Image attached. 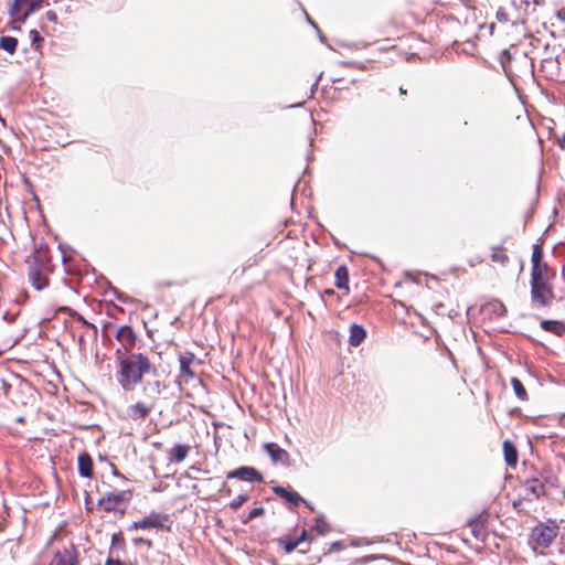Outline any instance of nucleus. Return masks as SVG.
<instances>
[{"label":"nucleus","instance_id":"f257e3e1","mask_svg":"<svg viewBox=\"0 0 565 565\" xmlns=\"http://www.w3.org/2000/svg\"><path fill=\"white\" fill-rule=\"evenodd\" d=\"M117 381L125 391H132L151 369L149 359L141 353L128 355L117 351Z\"/></svg>","mask_w":565,"mask_h":565},{"label":"nucleus","instance_id":"f03ea898","mask_svg":"<svg viewBox=\"0 0 565 565\" xmlns=\"http://www.w3.org/2000/svg\"><path fill=\"white\" fill-rule=\"evenodd\" d=\"M44 0H14L10 8V14L17 21L24 22L25 19L40 9Z\"/></svg>","mask_w":565,"mask_h":565},{"label":"nucleus","instance_id":"7ed1b4c3","mask_svg":"<svg viewBox=\"0 0 565 565\" xmlns=\"http://www.w3.org/2000/svg\"><path fill=\"white\" fill-rule=\"evenodd\" d=\"M531 295L534 303L545 307L548 306L553 298V291L546 280L531 281Z\"/></svg>","mask_w":565,"mask_h":565},{"label":"nucleus","instance_id":"20e7f679","mask_svg":"<svg viewBox=\"0 0 565 565\" xmlns=\"http://www.w3.org/2000/svg\"><path fill=\"white\" fill-rule=\"evenodd\" d=\"M557 525L535 526L532 531V540L540 547H548L557 535Z\"/></svg>","mask_w":565,"mask_h":565},{"label":"nucleus","instance_id":"39448f33","mask_svg":"<svg viewBox=\"0 0 565 565\" xmlns=\"http://www.w3.org/2000/svg\"><path fill=\"white\" fill-rule=\"evenodd\" d=\"M131 498L130 491H119L114 493H108L104 495L99 503L103 507V509L107 512L115 511L125 503H127Z\"/></svg>","mask_w":565,"mask_h":565},{"label":"nucleus","instance_id":"423d86ee","mask_svg":"<svg viewBox=\"0 0 565 565\" xmlns=\"http://www.w3.org/2000/svg\"><path fill=\"white\" fill-rule=\"evenodd\" d=\"M167 521V518L159 513H150L146 518L140 521L134 522L128 526V531L139 530V529H158L163 526V523Z\"/></svg>","mask_w":565,"mask_h":565},{"label":"nucleus","instance_id":"0eeeda50","mask_svg":"<svg viewBox=\"0 0 565 565\" xmlns=\"http://www.w3.org/2000/svg\"><path fill=\"white\" fill-rule=\"evenodd\" d=\"M228 479H238L243 481H258L263 480L262 475L253 467H239L227 473Z\"/></svg>","mask_w":565,"mask_h":565},{"label":"nucleus","instance_id":"6e6552de","mask_svg":"<svg viewBox=\"0 0 565 565\" xmlns=\"http://www.w3.org/2000/svg\"><path fill=\"white\" fill-rule=\"evenodd\" d=\"M264 448L270 457L273 463L288 465L289 454L275 443H267Z\"/></svg>","mask_w":565,"mask_h":565},{"label":"nucleus","instance_id":"1a4fd4ad","mask_svg":"<svg viewBox=\"0 0 565 565\" xmlns=\"http://www.w3.org/2000/svg\"><path fill=\"white\" fill-rule=\"evenodd\" d=\"M180 362V377L188 381L189 379L194 377V372L191 366L195 362V355L191 352H184L179 355Z\"/></svg>","mask_w":565,"mask_h":565},{"label":"nucleus","instance_id":"9d476101","mask_svg":"<svg viewBox=\"0 0 565 565\" xmlns=\"http://www.w3.org/2000/svg\"><path fill=\"white\" fill-rule=\"evenodd\" d=\"M151 408L145 403L138 402L127 408V417L132 420L143 419L150 414Z\"/></svg>","mask_w":565,"mask_h":565},{"label":"nucleus","instance_id":"9b49d317","mask_svg":"<svg viewBox=\"0 0 565 565\" xmlns=\"http://www.w3.org/2000/svg\"><path fill=\"white\" fill-rule=\"evenodd\" d=\"M366 337V331L362 326L352 324L350 328L349 342L352 347L360 345Z\"/></svg>","mask_w":565,"mask_h":565},{"label":"nucleus","instance_id":"f8f14e48","mask_svg":"<svg viewBox=\"0 0 565 565\" xmlns=\"http://www.w3.org/2000/svg\"><path fill=\"white\" fill-rule=\"evenodd\" d=\"M273 490L277 495L287 500L294 505H298L301 501H303V499L300 497L298 492L287 490L282 487H275Z\"/></svg>","mask_w":565,"mask_h":565},{"label":"nucleus","instance_id":"ddd939ff","mask_svg":"<svg viewBox=\"0 0 565 565\" xmlns=\"http://www.w3.org/2000/svg\"><path fill=\"white\" fill-rule=\"evenodd\" d=\"M190 452V446L188 445H175L169 454V460L174 462L183 461Z\"/></svg>","mask_w":565,"mask_h":565},{"label":"nucleus","instance_id":"4468645a","mask_svg":"<svg viewBox=\"0 0 565 565\" xmlns=\"http://www.w3.org/2000/svg\"><path fill=\"white\" fill-rule=\"evenodd\" d=\"M50 565H75L73 551L65 548L63 552L56 553Z\"/></svg>","mask_w":565,"mask_h":565},{"label":"nucleus","instance_id":"2eb2a0df","mask_svg":"<svg viewBox=\"0 0 565 565\" xmlns=\"http://www.w3.org/2000/svg\"><path fill=\"white\" fill-rule=\"evenodd\" d=\"M116 338L120 341L125 347H131L135 343V333L132 329L128 326H124L118 329Z\"/></svg>","mask_w":565,"mask_h":565},{"label":"nucleus","instance_id":"dca6fc26","mask_svg":"<svg viewBox=\"0 0 565 565\" xmlns=\"http://www.w3.org/2000/svg\"><path fill=\"white\" fill-rule=\"evenodd\" d=\"M78 472L85 478H89L93 473V461L86 454L78 457Z\"/></svg>","mask_w":565,"mask_h":565},{"label":"nucleus","instance_id":"f3484780","mask_svg":"<svg viewBox=\"0 0 565 565\" xmlns=\"http://www.w3.org/2000/svg\"><path fill=\"white\" fill-rule=\"evenodd\" d=\"M503 451H504L505 462L509 466L514 467L518 462V451H516L515 447L513 446V444L509 440H505L503 443Z\"/></svg>","mask_w":565,"mask_h":565},{"label":"nucleus","instance_id":"a211bd4d","mask_svg":"<svg viewBox=\"0 0 565 565\" xmlns=\"http://www.w3.org/2000/svg\"><path fill=\"white\" fill-rule=\"evenodd\" d=\"M335 287L339 289H345L349 290V274L348 269L344 266H340L335 270Z\"/></svg>","mask_w":565,"mask_h":565},{"label":"nucleus","instance_id":"6ab92c4d","mask_svg":"<svg viewBox=\"0 0 565 565\" xmlns=\"http://www.w3.org/2000/svg\"><path fill=\"white\" fill-rule=\"evenodd\" d=\"M541 327L543 330L558 335H562L565 332V323L559 321L544 320L541 322Z\"/></svg>","mask_w":565,"mask_h":565},{"label":"nucleus","instance_id":"aec40b11","mask_svg":"<svg viewBox=\"0 0 565 565\" xmlns=\"http://www.w3.org/2000/svg\"><path fill=\"white\" fill-rule=\"evenodd\" d=\"M164 388L166 384L158 380L153 382H148L147 385L145 386L146 393L151 397L160 395L164 391Z\"/></svg>","mask_w":565,"mask_h":565},{"label":"nucleus","instance_id":"412c9836","mask_svg":"<svg viewBox=\"0 0 565 565\" xmlns=\"http://www.w3.org/2000/svg\"><path fill=\"white\" fill-rule=\"evenodd\" d=\"M18 40L13 36H1L0 47L6 52L13 54L17 50Z\"/></svg>","mask_w":565,"mask_h":565},{"label":"nucleus","instance_id":"4be33fe9","mask_svg":"<svg viewBox=\"0 0 565 565\" xmlns=\"http://www.w3.org/2000/svg\"><path fill=\"white\" fill-rule=\"evenodd\" d=\"M491 260L493 263H498L502 266L507 265L509 262L508 255L504 253L503 248L501 247H493L492 254H491Z\"/></svg>","mask_w":565,"mask_h":565},{"label":"nucleus","instance_id":"5701e85b","mask_svg":"<svg viewBox=\"0 0 565 565\" xmlns=\"http://www.w3.org/2000/svg\"><path fill=\"white\" fill-rule=\"evenodd\" d=\"M545 270H546V265L543 264V263L539 264V265H535V266H532V273H531L532 279H531V281L546 280L545 277H544Z\"/></svg>","mask_w":565,"mask_h":565},{"label":"nucleus","instance_id":"b1692460","mask_svg":"<svg viewBox=\"0 0 565 565\" xmlns=\"http://www.w3.org/2000/svg\"><path fill=\"white\" fill-rule=\"evenodd\" d=\"M511 384H512L515 395L522 401L526 399L527 394H526V391H525L523 384L521 383V381L513 377L511 380Z\"/></svg>","mask_w":565,"mask_h":565},{"label":"nucleus","instance_id":"393cba45","mask_svg":"<svg viewBox=\"0 0 565 565\" xmlns=\"http://www.w3.org/2000/svg\"><path fill=\"white\" fill-rule=\"evenodd\" d=\"M312 529L318 533V534H324L329 531V524L327 523V521L324 520L323 516H318L316 518L315 520V524L312 526Z\"/></svg>","mask_w":565,"mask_h":565},{"label":"nucleus","instance_id":"a878e982","mask_svg":"<svg viewBox=\"0 0 565 565\" xmlns=\"http://www.w3.org/2000/svg\"><path fill=\"white\" fill-rule=\"evenodd\" d=\"M31 279H32V285L38 290L43 289L47 285V279L45 277H42L38 273L32 274Z\"/></svg>","mask_w":565,"mask_h":565},{"label":"nucleus","instance_id":"bb28decb","mask_svg":"<svg viewBox=\"0 0 565 565\" xmlns=\"http://www.w3.org/2000/svg\"><path fill=\"white\" fill-rule=\"evenodd\" d=\"M542 257H543V253H542L541 247L539 245H534L532 257H531L532 266L542 264Z\"/></svg>","mask_w":565,"mask_h":565},{"label":"nucleus","instance_id":"cd10ccee","mask_svg":"<svg viewBox=\"0 0 565 565\" xmlns=\"http://www.w3.org/2000/svg\"><path fill=\"white\" fill-rule=\"evenodd\" d=\"M248 497L246 494H239L230 503V508L233 510H237L243 503L247 501Z\"/></svg>","mask_w":565,"mask_h":565},{"label":"nucleus","instance_id":"c85d7f7f","mask_svg":"<svg viewBox=\"0 0 565 565\" xmlns=\"http://www.w3.org/2000/svg\"><path fill=\"white\" fill-rule=\"evenodd\" d=\"M305 535L306 533L303 532L299 540L287 542L285 545L286 552L291 553L298 546L299 542L305 539Z\"/></svg>","mask_w":565,"mask_h":565},{"label":"nucleus","instance_id":"c756f323","mask_svg":"<svg viewBox=\"0 0 565 565\" xmlns=\"http://www.w3.org/2000/svg\"><path fill=\"white\" fill-rule=\"evenodd\" d=\"M132 543H134L135 546H138L139 544H145L149 548L152 547V542L150 540H145V539H141V537L134 539Z\"/></svg>","mask_w":565,"mask_h":565},{"label":"nucleus","instance_id":"7c9ffc66","mask_svg":"<svg viewBox=\"0 0 565 565\" xmlns=\"http://www.w3.org/2000/svg\"><path fill=\"white\" fill-rule=\"evenodd\" d=\"M264 509L263 508H255L249 512L248 519H254L260 514H263Z\"/></svg>","mask_w":565,"mask_h":565},{"label":"nucleus","instance_id":"2f4dec72","mask_svg":"<svg viewBox=\"0 0 565 565\" xmlns=\"http://www.w3.org/2000/svg\"><path fill=\"white\" fill-rule=\"evenodd\" d=\"M30 35L32 38L33 43L43 41V39L41 38L40 33L36 30H32L30 32Z\"/></svg>","mask_w":565,"mask_h":565},{"label":"nucleus","instance_id":"473e14b6","mask_svg":"<svg viewBox=\"0 0 565 565\" xmlns=\"http://www.w3.org/2000/svg\"><path fill=\"white\" fill-rule=\"evenodd\" d=\"M45 17H46L47 20H50L52 22H56V20H57V15H56V13L54 11H47L45 13Z\"/></svg>","mask_w":565,"mask_h":565},{"label":"nucleus","instance_id":"72a5a7b5","mask_svg":"<svg viewBox=\"0 0 565 565\" xmlns=\"http://www.w3.org/2000/svg\"><path fill=\"white\" fill-rule=\"evenodd\" d=\"M106 565H124V564L118 559H108L106 562Z\"/></svg>","mask_w":565,"mask_h":565},{"label":"nucleus","instance_id":"f704fd0d","mask_svg":"<svg viewBox=\"0 0 565 565\" xmlns=\"http://www.w3.org/2000/svg\"><path fill=\"white\" fill-rule=\"evenodd\" d=\"M10 348V345L8 343L6 344H0V355L8 349Z\"/></svg>","mask_w":565,"mask_h":565},{"label":"nucleus","instance_id":"c9c22d12","mask_svg":"<svg viewBox=\"0 0 565 565\" xmlns=\"http://www.w3.org/2000/svg\"><path fill=\"white\" fill-rule=\"evenodd\" d=\"M0 121H2V119L0 118Z\"/></svg>","mask_w":565,"mask_h":565}]
</instances>
